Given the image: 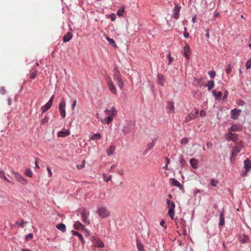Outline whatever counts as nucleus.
Instances as JSON below:
<instances>
[{
  "mask_svg": "<svg viewBox=\"0 0 251 251\" xmlns=\"http://www.w3.org/2000/svg\"><path fill=\"white\" fill-rule=\"evenodd\" d=\"M218 183V181L214 178L211 179L210 180V184L213 187L217 186Z\"/></svg>",
  "mask_w": 251,
  "mask_h": 251,
  "instance_id": "nucleus-41",
  "label": "nucleus"
},
{
  "mask_svg": "<svg viewBox=\"0 0 251 251\" xmlns=\"http://www.w3.org/2000/svg\"><path fill=\"white\" fill-rule=\"evenodd\" d=\"M208 75L211 78H213L216 75V72L213 70L210 71L208 72Z\"/></svg>",
  "mask_w": 251,
  "mask_h": 251,
  "instance_id": "nucleus-43",
  "label": "nucleus"
},
{
  "mask_svg": "<svg viewBox=\"0 0 251 251\" xmlns=\"http://www.w3.org/2000/svg\"><path fill=\"white\" fill-rule=\"evenodd\" d=\"M185 31L184 32L183 35L185 38H187L189 37V34L188 32H187L186 31V28L185 27Z\"/></svg>",
  "mask_w": 251,
  "mask_h": 251,
  "instance_id": "nucleus-60",
  "label": "nucleus"
},
{
  "mask_svg": "<svg viewBox=\"0 0 251 251\" xmlns=\"http://www.w3.org/2000/svg\"><path fill=\"white\" fill-rule=\"evenodd\" d=\"M107 82L108 87L110 91V92L113 94H117V91L116 90V88L115 87V86L113 84V82L112 81V80L111 78L108 77L106 78Z\"/></svg>",
  "mask_w": 251,
  "mask_h": 251,
  "instance_id": "nucleus-7",
  "label": "nucleus"
},
{
  "mask_svg": "<svg viewBox=\"0 0 251 251\" xmlns=\"http://www.w3.org/2000/svg\"><path fill=\"white\" fill-rule=\"evenodd\" d=\"M188 143V139L187 138H184L180 141V143L183 145H186Z\"/></svg>",
  "mask_w": 251,
  "mask_h": 251,
  "instance_id": "nucleus-48",
  "label": "nucleus"
},
{
  "mask_svg": "<svg viewBox=\"0 0 251 251\" xmlns=\"http://www.w3.org/2000/svg\"><path fill=\"white\" fill-rule=\"evenodd\" d=\"M102 177L103 178L104 180L105 181H106V182H108L110 180H111V178H112V176H109L107 177L106 174L105 173H103V174H102Z\"/></svg>",
  "mask_w": 251,
  "mask_h": 251,
  "instance_id": "nucleus-36",
  "label": "nucleus"
},
{
  "mask_svg": "<svg viewBox=\"0 0 251 251\" xmlns=\"http://www.w3.org/2000/svg\"><path fill=\"white\" fill-rule=\"evenodd\" d=\"M0 177L3 178L7 182H10V180L5 176L3 171H0Z\"/></svg>",
  "mask_w": 251,
  "mask_h": 251,
  "instance_id": "nucleus-40",
  "label": "nucleus"
},
{
  "mask_svg": "<svg viewBox=\"0 0 251 251\" xmlns=\"http://www.w3.org/2000/svg\"><path fill=\"white\" fill-rule=\"evenodd\" d=\"M101 138V135L100 133H97L94 134L92 136L90 137V139L92 140H99Z\"/></svg>",
  "mask_w": 251,
  "mask_h": 251,
  "instance_id": "nucleus-29",
  "label": "nucleus"
},
{
  "mask_svg": "<svg viewBox=\"0 0 251 251\" xmlns=\"http://www.w3.org/2000/svg\"><path fill=\"white\" fill-rule=\"evenodd\" d=\"M179 163L182 166L185 164V161L182 155L179 157Z\"/></svg>",
  "mask_w": 251,
  "mask_h": 251,
  "instance_id": "nucleus-50",
  "label": "nucleus"
},
{
  "mask_svg": "<svg viewBox=\"0 0 251 251\" xmlns=\"http://www.w3.org/2000/svg\"><path fill=\"white\" fill-rule=\"evenodd\" d=\"M241 112L240 109L235 108L231 111V117L234 120H236L238 118Z\"/></svg>",
  "mask_w": 251,
  "mask_h": 251,
  "instance_id": "nucleus-10",
  "label": "nucleus"
},
{
  "mask_svg": "<svg viewBox=\"0 0 251 251\" xmlns=\"http://www.w3.org/2000/svg\"><path fill=\"white\" fill-rule=\"evenodd\" d=\"M115 147L114 146H110L107 150L106 152L108 156H111L113 155L114 153V151L115 150Z\"/></svg>",
  "mask_w": 251,
  "mask_h": 251,
  "instance_id": "nucleus-22",
  "label": "nucleus"
},
{
  "mask_svg": "<svg viewBox=\"0 0 251 251\" xmlns=\"http://www.w3.org/2000/svg\"><path fill=\"white\" fill-rule=\"evenodd\" d=\"M66 102L64 99H61L59 105V111L62 118H64L66 116Z\"/></svg>",
  "mask_w": 251,
  "mask_h": 251,
  "instance_id": "nucleus-5",
  "label": "nucleus"
},
{
  "mask_svg": "<svg viewBox=\"0 0 251 251\" xmlns=\"http://www.w3.org/2000/svg\"><path fill=\"white\" fill-rule=\"evenodd\" d=\"M207 87L208 90L210 91L212 89L214 86V81L213 80H209L208 81L207 84L206 85Z\"/></svg>",
  "mask_w": 251,
  "mask_h": 251,
  "instance_id": "nucleus-28",
  "label": "nucleus"
},
{
  "mask_svg": "<svg viewBox=\"0 0 251 251\" xmlns=\"http://www.w3.org/2000/svg\"><path fill=\"white\" fill-rule=\"evenodd\" d=\"M27 223L26 222H25L24 221H22L21 222H16V225H19V226H20L21 227L23 228L25 226V225Z\"/></svg>",
  "mask_w": 251,
  "mask_h": 251,
  "instance_id": "nucleus-47",
  "label": "nucleus"
},
{
  "mask_svg": "<svg viewBox=\"0 0 251 251\" xmlns=\"http://www.w3.org/2000/svg\"><path fill=\"white\" fill-rule=\"evenodd\" d=\"M89 214V211L85 209H84L82 211L81 213V217H82V221H83V222L84 224H85L87 225L90 224L89 220L88 219Z\"/></svg>",
  "mask_w": 251,
  "mask_h": 251,
  "instance_id": "nucleus-6",
  "label": "nucleus"
},
{
  "mask_svg": "<svg viewBox=\"0 0 251 251\" xmlns=\"http://www.w3.org/2000/svg\"><path fill=\"white\" fill-rule=\"evenodd\" d=\"M83 227L81 223L79 221H76L74 224V227L75 229H79Z\"/></svg>",
  "mask_w": 251,
  "mask_h": 251,
  "instance_id": "nucleus-35",
  "label": "nucleus"
},
{
  "mask_svg": "<svg viewBox=\"0 0 251 251\" xmlns=\"http://www.w3.org/2000/svg\"><path fill=\"white\" fill-rule=\"evenodd\" d=\"M49 119L47 117H45L42 120L41 122L42 124H45L48 122Z\"/></svg>",
  "mask_w": 251,
  "mask_h": 251,
  "instance_id": "nucleus-57",
  "label": "nucleus"
},
{
  "mask_svg": "<svg viewBox=\"0 0 251 251\" xmlns=\"http://www.w3.org/2000/svg\"><path fill=\"white\" fill-rule=\"evenodd\" d=\"M170 182L172 185L178 187L180 190H182L183 189V186L176 179L171 178L170 179Z\"/></svg>",
  "mask_w": 251,
  "mask_h": 251,
  "instance_id": "nucleus-11",
  "label": "nucleus"
},
{
  "mask_svg": "<svg viewBox=\"0 0 251 251\" xmlns=\"http://www.w3.org/2000/svg\"><path fill=\"white\" fill-rule=\"evenodd\" d=\"M52 106L51 104H50L49 103L47 102L44 105H43L41 107L42 113H45L47 111H48Z\"/></svg>",
  "mask_w": 251,
  "mask_h": 251,
  "instance_id": "nucleus-27",
  "label": "nucleus"
},
{
  "mask_svg": "<svg viewBox=\"0 0 251 251\" xmlns=\"http://www.w3.org/2000/svg\"><path fill=\"white\" fill-rule=\"evenodd\" d=\"M54 95H53L50 98V99L48 101V103H49L50 104L52 105V103H53V100H54Z\"/></svg>",
  "mask_w": 251,
  "mask_h": 251,
  "instance_id": "nucleus-55",
  "label": "nucleus"
},
{
  "mask_svg": "<svg viewBox=\"0 0 251 251\" xmlns=\"http://www.w3.org/2000/svg\"><path fill=\"white\" fill-rule=\"evenodd\" d=\"M190 163L191 166L195 169H197L198 167V162L196 159L192 158L190 160Z\"/></svg>",
  "mask_w": 251,
  "mask_h": 251,
  "instance_id": "nucleus-23",
  "label": "nucleus"
},
{
  "mask_svg": "<svg viewBox=\"0 0 251 251\" xmlns=\"http://www.w3.org/2000/svg\"><path fill=\"white\" fill-rule=\"evenodd\" d=\"M198 114L199 110L198 109H195L194 113L192 112L186 116L184 120V122L188 123L192 120L196 119V118H197V116Z\"/></svg>",
  "mask_w": 251,
  "mask_h": 251,
  "instance_id": "nucleus-8",
  "label": "nucleus"
},
{
  "mask_svg": "<svg viewBox=\"0 0 251 251\" xmlns=\"http://www.w3.org/2000/svg\"><path fill=\"white\" fill-rule=\"evenodd\" d=\"M206 145H207V147L208 148H210L212 147V144L210 142H207V144H206Z\"/></svg>",
  "mask_w": 251,
  "mask_h": 251,
  "instance_id": "nucleus-64",
  "label": "nucleus"
},
{
  "mask_svg": "<svg viewBox=\"0 0 251 251\" xmlns=\"http://www.w3.org/2000/svg\"><path fill=\"white\" fill-rule=\"evenodd\" d=\"M37 70H36V71H34L32 72L31 73V74H30V78L31 79H34V78L36 77V75H37Z\"/></svg>",
  "mask_w": 251,
  "mask_h": 251,
  "instance_id": "nucleus-46",
  "label": "nucleus"
},
{
  "mask_svg": "<svg viewBox=\"0 0 251 251\" xmlns=\"http://www.w3.org/2000/svg\"><path fill=\"white\" fill-rule=\"evenodd\" d=\"M160 225L164 227V228L166 227V226L165 225V221L164 220H162L160 223Z\"/></svg>",
  "mask_w": 251,
  "mask_h": 251,
  "instance_id": "nucleus-62",
  "label": "nucleus"
},
{
  "mask_svg": "<svg viewBox=\"0 0 251 251\" xmlns=\"http://www.w3.org/2000/svg\"><path fill=\"white\" fill-rule=\"evenodd\" d=\"M111 112V109L110 110L106 109L104 111L105 114L106 115H107V116H108L109 115H110Z\"/></svg>",
  "mask_w": 251,
  "mask_h": 251,
  "instance_id": "nucleus-54",
  "label": "nucleus"
},
{
  "mask_svg": "<svg viewBox=\"0 0 251 251\" xmlns=\"http://www.w3.org/2000/svg\"><path fill=\"white\" fill-rule=\"evenodd\" d=\"M246 67L247 69L251 68V59L248 60L246 64Z\"/></svg>",
  "mask_w": 251,
  "mask_h": 251,
  "instance_id": "nucleus-49",
  "label": "nucleus"
},
{
  "mask_svg": "<svg viewBox=\"0 0 251 251\" xmlns=\"http://www.w3.org/2000/svg\"><path fill=\"white\" fill-rule=\"evenodd\" d=\"M125 12L124 7H120L117 11L116 14L117 16H122Z\"/></svg>",
  "mask_w": 251,
  "mask_h": 251,
  "instance_id": "nucleus-37",
  "label": "nucleus"
},
{
  "mask_svg": "<svg viewBox=\"0 0 251 251\" xmlns=\"http://www.w3.org/2000/svg\"><path fill=\"white\" fill-rule=\"evenodd\" d=\"M131 130V125L129 124H128L127 125L124 126L122 129V131L124 134L129 133Z\"/></svg>",
  "mask_w": 251,
  "mask_h": 251,
  "instance_id": "nucleus-17",
  "label": "nucleus"
},
{
  "mask_svg": "<svg viewBox=\"0 0 251 251\" xmlns=\"http://www.w3.org/2000/svg\"><path fill=\"white\" fill-rule=\"evenodd\" d=\"M56 227L63 232H64L66 230V226L63 223L57 224L56 226Z\"/></svg>",
  "mask_w": 251,
  "mask_h": 251,
  "instance_id": "nucleus-25",
  "label": "nucleus"
},
{
  "mask_svg": "<svg viewBox=\"0 0 251 251\" xmlns=\"http://www.w3.org/2000/svg\"><path fill=\"white\" fill-rule=\"evenodd\" d=\"M73 35L71 32H68L63 37V41L66 43L69 42L72 38Z\"/></svg>",
  "mask_w": 251,
  "mask_h": 251,
  "instance_id": "nucleus-16",
  "label": "nucleus"
},
{
  "mask_svg": "<svg viewBox=\"0 0 251 251\" xmlns=\"http://www.w3.org/2000/svg\"><path fill=\"white\" fill-rule=\"evenodd\" d=\"M0 93L2 95H4L6 93V90L4 87H2L0 88Z\"/></svg>",
  "mask_w": 251,
  "mask_h": 251,
  "instance_id": "nucleus-56",
  "label": "nucleus"
},
{
  "mask_svg": "<svg viewBox=\"0 0 251 251\" xmlns=\"http://www.w3.org/2000/svg\"><path fill=\"white\" fill-rule=\"evenodd\" d=\"M241 129V127L237 125H233L230 127V130L233 131H240Z\"/></svg>",
  "mask_w": 251,
  "mask_h": 251,
  "instance_id": "nucleus-31",
  "label": "nucleus"
},
{
  "mask_svg": "<svg viewBox=\"0 0 251 251\" xmlns=\"http://www.w3.org/2000/svg\"><path fill=\"white\" fill-rule=\"evenodd\" d=\"M232 68V66L231 64H228L226 69V72L227 74H229L230 73L231 70Z\"/></svg>",
  "mask_w": 251,
  "mask_h": 251,
  "instance_id": "nucleus-42",
  "label": "nucleus"
},
{
  "mask_svg": "<svg viewBox=\"0 0 251 251\" xmlns=\"http://www.w3.org/2000/svg\"><path fill=\"white\" fill-rule=\"evenodd\" d=\"M168 59H169V61H168V64L169 65H170L171 64V63H172L173 61L174 60V58L172 56V55H171L170 53H168Z\"/></svg>",
  "mask_w": 251,
  "mask_h": 251,
  "instance_id": "nucleus-44",
  "label": "nucleus"
},
{
  "mask_svg": "<svg viewBox=\"0 0 251 251\" xmlns=\"http://www.w3.org/2000/svg\"><path fill=\"white\" fill-rule=\"evenodd\" d=\"M175 7L173 10V15L174 16H178L181 9V6L177 4L176 3H175Z\"/></svg>",
  "mask_w": 251,
  "mask_h": 251,
  "instance_id": "nucleus-18",
  "label": "nucleus"
},
{
  "mask_svg": "<svg viewBox=\"0 0 251 251\" xmlns=\"http://www.w3.org/2000/svg\"><path fill=\"white\" fill-rule=\"evenodd\" d=\"M33 237V234L32 233H29L25 236V239H31Z\"/></svg>",
  "mask_w": 251,
  "mask_h": 251,
  "instance_id": "nucleus-59",
  "label": "nucleus"
},
{
  "mask_svg": "<svg viewBox=\"0 0 251 251\" xmlns=\"http://www.w3.org/2000/svg\"><path fill=\"white\" fill-rule=\"evenodd\" d=\"M156 143V140L153 139L152 140V142L151 143H149L147 145V149L148 150H150L153 148L155 146Z\"/></svg>",
  "mask_w": 251,
  "mask_h": 251,
  "instance_id": "nucleus-32",
  "label": "nucleus"
},
{
  "mask_svg": "<svg viewBox=\"0 0 251 251\" xmlns=\"http://www.w3.org/2000/svg\"><path fill=\"white\" fill-rule=\"evenodd\" d=\"M106 39L110 45H112L115 48L117 47V46L115 44V42L114 41V40L113 39L110 38L107 35H106Z\"/></svg>",
  "mask_w": 251,
  "mask_h": 251,
  "instance_id": "nucleus-30",
  "label": "nucleus"
},
{
  "mask_svg": "<svg viewBox=\"0 0 251 251\" xmlns=\"http://www.w3.org/2000/svg\"><path fill=\"white\" fill-rule=\"evenodd\" d=\"M226 138L228 141L236 142L238 140V135L236 133L229 132L226 135Z\"/></svg>",
  "mask_w": 251,
  "mask_h": 251,
  "instance_id": "nucleus-9",
  "label": "nucleus"
},
{
  "mask_svg": "<svg viewBox=\"0 0 251 251\" xmlns=\"http://www.w3.org/2000/svg\"><path fill=\"white\" fill-rule=\"evenodd\" d=\"M47 171H48V174H49V176L50 177L52 175V172H51L50 169L49 167H47Z\"/></svg>",
  "mask_w": 251,
  "mask_h": 251,
  "instance_id": "nucleus-58",
  "label": "nucleus"
},
{
  "mask_svg": "<svg viewBox=\"0 0 251 251\" xmlns=\"http://www.w3.org/2000/svg\"><path fill=\"white\" fill-rule=\"evenodd\" d=\"M167 111L168 113H175V105L173 101H168L167 103Z\"/></svg>",
  "mask_w": 251,
  "mask_h": 251,
  "instance_id": "nucleus-13",
  "label": "nucleus"
},
{
  "mask_svg": "<svg viewBox=\"0 0 251 251\" xmlns=\"http://www.w3.org/2000/svg\"><path fill=\"white\" fill-rule=\"evenodd\" d=\"M212 94L213 96H214L215 99L218 100L220 99L222 96V93L221 91H218V92H216L215 90L212 91Z\"/></svg>",
  "mask_w": 251,
  "mask_h": 251,
  "instance_id": "nucleus-26",
  "label": "nucleus"
},
{
  "mask_svg": "<svg viewBox=\"0 0 251 251\" xmlns=\"http://www.w3.org/2000/svg\"><path fill=\"white\" fill-rule=\"evenodd\" d=\"M25 174L26 176L31 177L32 176V172L31 169H27L25 171Z\"/></svg>",
  "mask_w": 251,
  "mask_h": 251,
  "instance_id": "nucleus-39",
  "label": "nucleus"
},
{
  "mask_svg": "<svg viewBox=\"0 0 251 251\" xmlns=\"http://www.w3.org/2000/svg\"><path fill=\"white\" fill-rule=\"evenodd\" d=\"M220 221L219 223V226H222L225 225L224 212L223 210L220 214Z\"/></svg>",
  "mask_w": 251,
  "mask_h": 251,
  "instance_id": "nucleus-19",
  "label": "nucleus"
},
{
  "mask_svg": "<svg viewBox=\"0 0 251 251\" xmlns=\"http://www.w3.org/2000/svg\"><path fill=\"white\" fill-rule=\"evenodd\" d=\"M14 175L15 178L16 179L17 181L21 182L23 184H25L27 183L26 180L21 175L17 173L14 172Z\"/></svg>",
  "mask_w": 251,
  "mask_h": 251,
  "instance_id": "nucleus-12",
  "label": "nucleus"
},
{
  "mask_svg": "<svg viewBox=\"0 0 251 251\" xmlns=\"http://www.w3.org/2000/svg\"><path fill=\"white\" fill-rule=\"evenodd\" d=\"M96 213L101 219H106L110 216L111 212L107 207L103 205L99 204L97 207Z\"/></svg>",
  "mask_w": 251,
  "mask_h": 251,
  "instance_id": "nucleus-1",
  "label": "nucleus"
},
{
  "mask_svg": "<svg viewBox=\"0 0 251 251\" xmlns=\"http://www.w3.org/2000/svg\"><path fill=\"white\" fill-rule=\"evenodd\" d=\"M166 203L169 208L168 212V215L171 220H174L175 216V209L176 207L175 204L174 202L171 201L169 199H167L166 200Z\"/></svg>",
  "mask_w": 251,
  "mask_h": 251,
  "instance_id": "nucleus-2",
  "label": "nucleus"
},
{
  "mask_svg": "<svg viewBox=\"0 0 251 251\" xmlns=\"http://www.w3.org/2000/svg\"><path fill=\"white\" fill-rule=\"evenodd\" d=\"M184 55L187 60L189 59L190 47L188 44H186L183 47Z\"/></svg>",
  "mask_w": 251,
  "mask_h": 251,
  "instance_id": "nucleus-15",
  "label": "nucleus"
},
{
  "mask_svg": "<svg viewBox=\"0 0 251 251\" xmlns=\"http://www.w3.org/2000/svg\"><path fill=\"white\" fill-rule=\"evenodd\" d=\"M76 100H73V103L72 104V105H71V107H72V109L74 110L76 106Z\"/></svg>",
  "mask_w": 251,
  "mask_h": 251,
  "instance_id": "nucleus-52",
  "label": "nucleus"
},
{
  "mask_svg": "<svg viewBox=\"0 0 251 251\" xmlns=\"http://www.w3.org/2000/svg\"><path fill=\"white\" fill-rule=\"evenodd\" d=\"M72 232H73V235L78 236V238H79V239L81 240V241L82 243L84 242V240L83 238V236L81 234H80L79 233H78L77 232L75 231L74 230H72Z\"/></svg>",
  "mask_w": 251,
  "mask_h": 251,
  "instance_id": "nucleus-33",
  "label": "nucleus"
},
{
  "mask_svg": "<svg viewBox=\"0 0 251 251\" xmlns=\"http://www.w3.org/2000/svg\"><path fill=\"white\" fill-rule=\"evenodd\" d=\"M228 94V92L227 90H225L224 92V97H223L224 100H226Z\"/></svg>",
  "mask_w": 251,
  "mask_h": 251,
  "instance_id": "nucleus-53",
  "label": "nucleus"
},
{
  "mask_svg": "<svg viewBox=\"0 0 251 251\" xmlns=\"http://www.w3.org/2000/svg\"><path fill=\"white\" fill-rule=\"evenodd\" d=\"M200 115L202 117H204L206 115V112L203 110H201V111H200Z\"/></svg>",
  "mask_w": 251,
  "mask_h": 251,
  "instance_id": "nucleus-63",
  "label": "nucleus"
},
{
  "mask_svg": "<svg viewBox=\"0 0 251 251\" xmlns=\"http://www.w3.org/2000/svg\"><path fill=\"white\" fill-rule=\"evenodd\" d=\"M241 146H237L234 148V149L232 151V155L235 156L236 155L242 150Z\"/></svg>",
  "mask_w": 251,
  "mask_h": 251,
  "instance_id": "nucleus-24",
  "label": "nucleus"
},
{
  "mask_svg": "<svg viewBox=\"0 0 251 251\" xmlns=\"http://www.w3.org/2000/svg\"><path fill=\"white\" fill-rule=\"evenodd\" d=\"M85 160H83L82 161V163L81 164H80V165H77L76 166V167L78 169H82L83 168H84V166H85Z\"/></svg>",
  "mask_w": 251,
  "mask_h": 251,
  "instance_id": "nucleus-45",
  "label": "nucleus"
},
{
  "mask_svg": "<svg viewBox=\"0 0 251 251\" xmlns=\"http://www.w3.org/2000/svg\"><path fill=\"white\" fill-rule=\"evenodd\" d=\"M70 134V131L68 129H63L57 132V136L59 137H65Z\"/></svg>",
  "mask_w": 251,
  "mask_h": 251,
  "instance_id": "nucleus-14",
  "label": "nucleus"
},
{
  "mask_svg": "<svg viewBox=\"0 0 251 251\" xmlns=\"http://www.w3.org/2000/svg\"><path fill=\"white\" fill-rule=\"evenodd\" d=\"M249 240V238L248 236L245 234H243V236L241 237V242L242 243H245L248 242Z\"/></svg>",
  "mask_w": 251,
  "mask_h": 251,
  "instance_id": "nucleus-34",
  "label": "nucleus"
},
{
  "mask_svg": "<svg viewBox=\"0 0 251 251\" xmlns=\"http://www.w3.org/2000/svg\"><path fill=\"white\" fill-rule=\"evenodd\" d=\"M244 167L246 172L249 171V170L251 169V161L249 159H246L244 161Z\"/></svg>",
  "mask_w": 251,
  "mask_h": 251,
  "instance_id": "nucleus-20",
  "label": "nucleus"
},
{
  "mask_svg": "<svg viewBox=\"0 0 251 251\" xmlns=\"http://www.w3.org/2000/svg\"><path fill=\"white\" fill-rule=\"evenodd\" d=\"M113 77L114 79L117 82L119 87L121 89H122L123 88L124 83L121 78V75L120 74V72L118 71H115Z\"/></svg>",
  "mask_w": 251,
  "mask_h": 251,
  "instance_id": "nucleus-3",
  "label": "nucleus"
},
{
  "mask_svg": "<svg viewBox=\"0 0 251 251\" xmlns=\"http://www.w3.org/2000/svg\"><path fill=\"white\" fill-rule=\"evenodd\" d=\"M117 114V110L114 107H112L111 108V112L110 115H109L107 116L103 121H102L101 122L103 123H105L106 124H109L113 120V117L116 115Z\"/></svg>",
  "mask_w": 251,
  "mask_h": 251,
  "instance_id": "nucleus-4",
  "label": "nucleus"
},
{
  "mask_svg": "<svg viewBox=\"0 0 251 251\" xmlns=\"http://www.w3.org/2000/svg\"><path fill=\"white\" fill-rule=\"evenodd\" d=\"M137 248L139 251H143V246L140 243H137Z\"/></svg>",
  "mask_w": 251,
  "mask_h": 251,
  "instance_id": "nucleus-51",
  "label": "nucleus"
},
{
  "mask_svg": "<svg viewBox=\"0 0 251 251\" xmlns=\"http://www.w3.org/2000/svg\"><path fill=\"white\" fill-rule=\"evenodd\" d=\"M96 247L98 248H103L104 246V243L101 241H97L96 244L95 245Z\"/></svg>",
  "mask_w": 251,
  "mask_h": 251,
  "instance_id": "nucleus-38",
  "label": "nucleus"
},
{
  "mask_svg": "<svg viewBox=\"0 0 251 251\" xmlns=\"http://www.w3.org/2000/svg\"><path fill=\"white\" fill-rule=\"evenodd\" d=\"M238 104L239 105L243 106L245 104V102L242 100H239L238 102Z\"/></svg>",
  "mask_w": 251,
  "mask_h": 251,
  "instance_id": "nucleus-61",
  "label": "nucleus"
},
{
  "mask_svg": "<svg viewBox=\"0 0 251 251\" xmlns=\"http://www.w3.org/2000/svg\"><path fill=\"white\" fill-rule=\"evenodd\" d=\"M158 83L161 86H163L165 82V78L162 75L158 74L157 75Z\"/></svg>",
  "mask_w": 251,
  "mask_h": 251,
  "instance_id": "nucleus-21",
  "label": "nucleus"
}]
</instances>
